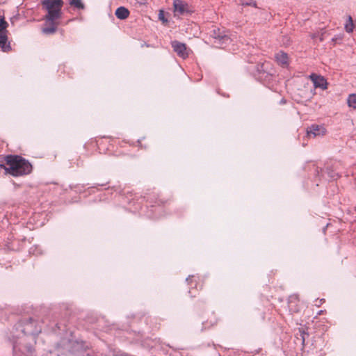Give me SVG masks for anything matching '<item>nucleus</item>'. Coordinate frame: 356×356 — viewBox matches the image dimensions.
I'll return each mask as SVG.
<instances>
[{
    "label": "nucleus",
    "mask_w": 356,
    "mask_h": 356,
    "mask_svg": "<svg viewBox=\"0 0 356 356\" xmlns=\"http://www.w3.org/2000/svg\"><path fill=\"white\" fill-rule=\"evenodd\" d=\"M323 313V311H320V312H318V314H322Z\"/></svg>",
    "instance_id": "23"
},
{
    "label": "nucleus",
    "mask_w": 356,
    "mask_h": 356,
    "mask_svg": "<svg viewBox=\"0 0 356 356\" xmlns=\"http://www.w3.org/2000/svg\"><path fill=\"white\" fill-rule=\"evenodd\" d=\"M323 300H320V301L318 302V304H321V302L323 301Z\"/></svg>",
    "instance_id": "24"
},
{
    "label": "nucleus",
    "mask_w": 356,
    "mask_h": 356,
    "mask_svg": "<svg viewBox=\"0 0 356 356\" xmlns=\"http://www.w3.org/2000/svg\"><path fill=\"white\" fill-rule=\"evenodd\" d=\"M8 24L0 16V49L3 52H8L11 47L8 43L7 27Z\"/></svg>",
    "instance_id": "3"
},
{
    "label": "nucleus",
    "mask_w": 356,
    "mask_h": 356,
    "mask_svg": "<svg viewBox=\"0 0 356 356\" xmlns=\"http://www.w3.org/2000/svg\"><path fill=\"white\" fill-rule=\"evenodd\" d=\"M323 300H320V301L318 302V304H321V302L323 301Z\"/></svg>",
    "instance_id": "25"
},
{
    "label": "nucleus",
    "mask_w": 356,
    "mask_h": 356,
    "mask_svg": "<svg viewBox=\"0 0 356 356\" xmlns=\"http://www.w3.org/2000/svg\"><path fill=\"white\" fill-rule=\"evenodd\" d=\"M348 104L350 107L356 108V94H351L348 97Z\"/></svg>",
    "instance_id": "13"
},
{
    "label": "nucleus",
    "mask_w": 356,
    "mask_h": 356,
    "mask_svg": "<svg viewBox=\"0 0 356 356\" xmlns=\"http://www.w3.org/2000/svg\"><path fill=\"white\" fill-rule=\"evenodd\" d=\"M159 18L161 21H162L163 23H166L167 22V19H165L164 17V13H163V11L161 10L159 14Z\"/></svg>",
    "instance_id": "15"
},
{
    "label": "nucleus",
    "mask_w": 356,
    "mask_h": 356,
    "mask_svg": "<svg viewBox=\"0 0 356 356\" xmlns=\"http://www.w3.org/2000/svg\"><path fill=\"white\" fill-rule=\"evenodd\" d=\"M218 322V319L216 318L214 315H212L211 318L210 320L211 325H216Z\"/></svg>",
    "instance_id": "17"
},
{
    "label": "nucleus",
    "mask_w": 356,
    "mask_h": 356,
    "mask_svg": "<svg viewBox=\"0 0 356 356\" xmlns=\"http://www.w3.org/2000/svg\"><path fill=\"white\" fill-rule=\"evenodd\" d=\"M324 34H325V32H322L320 34L318 33V38H319V40L321 42L324 40Z\"/></svg>",
    "instance_id": "19"
},
{
    "label": "nucleus",
    "mask_w": 356,
    "mask_h": 356,
    "mask_svg": "<svg viewBox=\"0 0 356 356\" xmlns=\"http://www.w3.org/2000/svg\"><path fill=\"white\" fill-rule=\"evenodd\" d=\"M173 7L175 16L183 15L191 11L188 3L181 0H174Z\"/></svg>",
    "instance_id": "4"
},
{
    "label": "nucleus",
    "mask_w": 356,
    "mask_h": 356,
    "mask_svg": "<svg viewBox=\"0 0 356 356\" xmlns=\"http://www.w3.org/2000/svg\"><path fill=\"white\" fill-rule=\"evenodd\" d=\"M238 2L243 6L257 7V3L254 0H238Z\"/></svg>",
    "instance_id": "14"
},
{
    "label": "nucleus",
    "mask_w": 356,
    "mask_h": 356,
    "mask_svg": "<svg viewBox=\"0 0 356 356\" xmlns=\"http://www.w3.org/2000/svg\"><path fill=\"white\" fill-rule=\"evenodd\" d=\"M138 2L140 3V4H144L145 3V0H138Z\"/></svg>",
    "instance_id": "21"
},
{
    "label": "nucleus",
    "mask_w": 356,
    "mask_h": 356,
    "mask_svg": "<svg viewBox=\"0 0 356 356\" xmlns=\"http://www.w3.org/2000/svg\"><path fill=\"white\" fill-rule=\"evenodd\" d=\"M6 165L4 161V156L0 157V168H3L5 170Z\"/></svg>",
    "instance_id": "16"
},
{
    "label": "nucleus",
    "mask_w": 356,
    "mask_h": 356,
    "mask_svg": "<svg viewBox=\"0 0 356 356\" xmlns=\"http://www.w3.org/2000/svg\"><path fill=\"white\" fill-rule=\"evenodd\" d=\"M337 38H332V41H333V42H336V41H337Z\"/></svg>",
    "instance_id": "22"
},
{
    "label": "nucleus",
    "mask_w": 356,
    "mask_h": 356,
    "mask_svg": "<svg viewBox=\"0 0 356 356\" xmlns=\"http://www.w3.org/2000/svg\"><path fill=\"white\" fill-rule=\"evenodd\" d=\"M311 37L312 39H316V38L318 37V34L314 33V34L311 35Z\"/></svg>",
    "instance_id": "20"
},
{
    "label": "nucleus",
    "mask_w": 356,
    "mask_h": 356,
    "mask_svg": "<svg viewBox=\"0 0 356 356\" xmlns=\"http://www.w3.org/2000/svg\"><path fill=\"white\" fill-rule=\"evenodd\" d=\"M64 5L63 0H42V9L44 11V24L42 29L44 34L54 33L60 25L62 18V8Z\"/></svg>",
    "instance_id": "1"
},
{
    "label": "nucleus",
    "mask_w": 356,
    "mask_h": 356,
    "mask_svg": "<svg viewBox=\"0 0 356 356\" xmlns=\"http://www.w3.org/2000/svg\"><path fill=\"white\" fill-rule=\"evenodd\" d=\"M6 165L5 175L13 177H21L30 174L32 172V165L30 162L19 155H7L4 156Z\"/></svg>",
    "instance_id": "2"
},
{
    "label": "nucleus",
    "mask_w": 356,
    "mask_h": 356,
    "mask_svg": "<svg viewBox=\"0 0 356 356\" xmlns=\"http://www.w3.org/2000/svg\"><path fill=\"white\" fill-rule=\"evenodd\" d=\"M307 134L309 137L324 136L326 134V129L322 125L313 124L307 129Z\"/></svg>",
    "instance_id": "7"
},
{
    "label": "nucleus",
    "mask_w": 356,
    "mask_h": 356,
    "mask_svg": "<svg viewBox=\"0 0 356 356\" xmlns=\"http://www.w3.org/2000/svg\"><path fill=\"white\" fill-rule=\"evenodd\" d=\"M310 79L316 88H321L323 90L327 88V82L323 76L312 74L310 75Z\"/></svg>",
    "instance_id": "8"
},
{
    "label": "nucleus",
    "mask_w": 356,
    "mask_h": 356,
    "mask_svg": "<svg viewBox=\"0 0 356 356\" xmlns=\"http://www.w3.org/2000/svg\"><path fill=\"white\" fill-rule=\"evenodd\" d=\"M275 60L279 65L286 67L289 65V56L286 53L280 51L275 56Z\"/></svg>",
    "instance_id": "9"
},
{
    "label": "nucleus",
    "mask_w": 356,
    "mask_h": 356,
    "mask_svg": "<svg viewBox=\"0 0 356 356\" xmlns=\"http://www.w3.org/2000/svg\"><path fill=\"white\" fill-rule=\"evenodd\" d=\"M115 15L118 19H125L129 15V11L124 7H120L115 10Z\"/></svg>",
    "instance_id": "10"
},
{
    "label": "nucleus",
    "mask_w": 356,
    "mask_h": 356,
    "mask_svg": "<svg viewBox=\"0 0 356 356\" xmlns=\"http://www.w3.org/2000/svg\"><path fill=\"white\" fill-rule=\"evenodd\" d=\"M298 300V298L296 296H293L290 297L289 307H290L291 309H292V308H291V303L293 302V300Z\"/></svg>",
    "instance_id": "18"
},
{
    "label": "nucleus",
    "mask_w": 356,
    "mask_h": 356,
    "mask_svg": "<svg viewBox=\"0 0 356 356\" xmlns=\"http://www.w3.org/2000/svg\"><path fill=\"white\" fill-rule=\"evenodd\" d=\"M23 331L28 334H38L41 332V326H38V323L31 319L24 324Z\"/></svg>",
    "instance_id": "6"
},
{
    "label": "nucleus",
    "mask_w": 356,
    "mask_h": 356,
    "mask_svg": "<svg viewBox=\"0 0 356 356\" xmlns=\"http://www.w3.org/2000/svg\"><path fill=\"white\" fill-rule=\"evenodd\" d=\"M70 4L78 9H84L85 8L81 0H70Z\"/></svg>",
    "instance_id": "12"
},
{
    "label": "nucleus",
    "mask_w": 356,
    "mask_h": 356,
    "mask_svg": "<svg viewBox=\"0 0 356 356\" xmlns=\"http://www.w3.org/2000/svg\"><path fill=\"white\" fill-rule=\"evenodd\" d=\"M171 44L173 50L179 57L186 58L188 56L189 50L185 44L175 40L172 42Z\"/></svg>",
    "instance_id": "5"
},
{
    "label": "nucleus",
    "mask_w": 356,
    "mask_h": 356,
    "mask_svg": "<svg viewBox=\"0 0 356 356\" xmlns=\"http://www.w3.org/2000/svg\"><path fill=\"white\" fill-rule=\"evenodd\" d=\"M355 29L353 18L350 15L348 17L347 21L344 25V29L347 33H352Z\"/></svg>",
    "instance_id": "11"
}]
</instances>
